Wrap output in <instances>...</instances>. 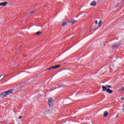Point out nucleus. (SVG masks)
<instances>
[{
  "instance_id": "obj_1",
  "label": "nucleus",
  "mask_w": 124,
  "mask_h": 124,
  "mask_svg": "<svg viewBox=\"0 0 124 124\" xmlns=\"http://www.w3.org/2000/svg\"><path fill=\"white\" fill-rule=\"evenodd\" d=\"M103 92H107L108 93H113V91L110 89H107L106 87L103 86H102Z\"/></svg>"
},
{
  "instance_id": "obj_2",
  "label": "nucleus",
  "mask_w": 124,
  "mask_h": 124,
  "mask_svg": "<svg viewBox=\"0 0 124 124\" xmlns=\"http://www.w3.org/2000/svg\"><path fill=\"white\" fill-rule=\"evenodd\" d=\"M48 103L49 106H53V105H54V100L51 98H49L48 99Z\"/></svg>"
},
{
  "instance_id": "obj_3",
  "label": "nucleus",
  "mask_w": 124,
  "mask_h": 124,
  "mask_svg": "<svg viewBox=\"0 0 124 124\" xmlns=\"http://www.w3.org/2000/svg\"><path fill=\"white\" fill-rule=\"evenodd\" d=\"M52 112V110L50 109H46V111L43 112V114L45 115H48L49 113H51Z\"/></svg>"
},
{
  "instance_id": "obj_4",
  "label": "nucleus",
  "mask_w": 124,
  "mask_h": 124,
  "mask_svg": "<svg viewBox=\"0 0 124 124\" xmlns=\"http://www.w3.org/2000/svg\"><path fill=\"white\" fill-rule=\"evenodd\" d=\"M7 95V94L6 93V92L5 91V92L2 93L0 94V97H5V96H6Z\"/></svg>"
},
{
  "instance_id": "obj_5",
  "label": "nucleus",
  "mask_w": 124,
  "mask_h": 124,
  "mask_svg": "<svg viewBox=\"0 0 124 124\" xmlns=\"http://www.w3.org/2000/svg\"><path fill=\"white\" fill-rule=\"evenodd\" d=\"M13 93V90L10 89L9 90H8L6 91V93H7V95H8V94H11Z\"/></svg>"
},
{
  "instance_id": "obj_6",
  "label": "nucleus",
  "mask_w": 124,
  "mask_h": 124,
  "mask_svg": "<svg viewBox=\"0 0 124 124\" xmlns=\"http://www.w3.org/2000/svg\"><path fill=\"white\" fill-rule=\"evenodd\" d=\"M8 2H4L0 3V6H6L7 5Z\"/></svg>"
},
{
  "instance_id": "obj_7",
  "label": "nucleus",
  "mask_w": 124,
  "mask_h": 124,
  "mask_svg": "<svg viewBox=\"0 0 124 124\" xmlns=\"http://www.w3.org/2000/svg\"><path fill=\"white\" fill-rule=\"evenodd\" d=\"M121 44H122V42L120 41L118 44L112 46V48L114 49V48H117V47H119V46H121Z\"/></svg>"
},
{
  "instance_id": "obj_8",
  "label": "nucleus",
  "mask_w": 124,
  "mask_h": 124,
  "mask_svg": "<svg viewBox=\"0 0 124 124\" xmlns=\"http://www.w3.org/2000/svg\"><path fill=\"white\" fill-rule=\"evenodd\" d=\"M77 21L74 20L73 19L68 21V23H70V24H72L73 25L75 24V23H77Z\"/></svg>"
},
{
  "instance_id": "obj_9",
  "label": "nucleus",
  "mask_w": 124,
  "mask_h": 124,
  "mask_svg": "<svg viewBox=\"0 0 124 124\" xmlns=\"http://www.w3.org/2000/svg\"><path fill=\"white\" fill-rule=\"evenodd\" d=\"M90 5H91L92 6H95V5H96V3L95 2V0L93 1L90 3Z\"/></svg>"
},
{
  "instance_id": "obj_10",
  "label": "nucleus",
  "mask_w": 124,
  "mask_h": 124,
  "mask_svg": "<svg viewBox=\"0 0 124 124\" xmlns=\"http://www.w3.org/2000/svg\"><path fill=\"white\" fill-rule=\"evenodd\" d=\"M108 116V112L107 111H105L104 112V117H107Z\"/></svg>"
},
{
  "instance_id": "obj_11",
  "label": "nucleus",
  "mask_w": 124,
  "mask_h": 124,
  "mask_svg": "<svg viewBox=\"0 0 124 124\" xmlns=\"http://www.w3.org/2000/svg\"><path fill=\"white\" fill-rule=\"evenodd\" d=\"M55 69V66H51L49 68H48L47 70H52V69Z\"/></svg>"
},
{
  "instance_id": "obj_12",
  "label": "nucleus",
  "mask_w": 124,
  "mask_h": 124,
  "mask_svg": "<svg viewBox=\"0 0 124 124\" xmlns=\"http://www.w3.org/2000/svg\"><path fill=\"white\" fill-rule=\"evenodd\" d=\"M101 25H102V20H100L99 22L98 27H100L101 26Z\"/></svg>"
},
{
  "instance_id": "obj_13",
  "label": "nucleus",
  "mask_w": 124,
  "mask_h": 124,
  "mask_svg": "<svg viewBox=\"0 0 124 124\" xmlns=\"http://www.w3.org/2000/svg\"><path fill=\"white\" fill-rule=\"evenodd\" d=\"M60 67H61V65H56L55 66H54V69L60 68Z\"/></svg>"
},
{
  "instance_id": "obj_14",
  "label": "nucleus",
  "mask_w": 124,
  "mask_h": 124,
  "mask_svg": "<svg viewBox=\"0 0 124 124\" xmlns=\"http://www.w3.org/2000/svg\"><path fill=\"white\" fill-rule=\"evenodd\" d=\"M106 88H108V89H111V88H112V86H111V85H106Z\"/></svg>"
},
{
  "instance_id": "obj_15",
  "label": "nucleus",
  "mask_w": 124,
  "mask_h": 124,
  "mask_svg": "<svg viewBox=\"0 0 124 124\" xmlns=\"http://www.w3.org/2000/svg\"><path fill=\"white\" fill-rule=\"evenodd\" d=\"M35 34H37V35H40V34H41V32L38 31V32L35 33Z\"/></svg>"
},
{
  "instance_id": "obj_16",
  "label": "nucleus",
  "mask_w": 124,
  "mask_h": 124,
  "mask_svg": "<svg viewBox=\"0 0 124 124\" xmlns=\"http://www.w3.org/2000/svg\"><path fill=\"white\" fill-rule=\"evenodd\" d=\"M62 26H66V25H67V23L66 22H64L62 23Z\"/></svg>"
},
{
  "instance_id": "obj_17",
  "label": "nucleus",
  "mask_w": 124,
  "mask_h": 124,
  "mask_svg": "<svg viewBox=\"0 0 124 124\" xmlns=\"http://www.w3.org/2000/svg\"><path fill=\"white\" fill-rule=\"evenodd\" d=\"M29 13H30V14H33V13H34V11H31V12H30Z\"/></svg>"
},
{
  "instance_id": "obj_18",
  "label": "nucleus",
  "mask_w": 124,
  "mask_h": 124,
  "mask_svg": "<svg viewBox=\"0 0 124 124\" xmlns=\"http://www.w3.org/2000/svg\"><path fill=\"white\" fill-rule=\"evenodd\" d=\"M120 91H124V87H122L121 89H120Z\"/></svg>"
},
{
  "instance_id": "obj_19",
  "label": "nucleus",
  "mask_w": 124,
  "mask_h": 124,
  "mask_svg": "<svg viewBox=\"0 0 124 124\" xmlns=\"http://www.w3.org/2000/svg\"><path fill=\"white\" fill-rule=\"evenodd\" d=\"M95 24L96 25H97V20H96V21L95 22Z\"/></svg>"
},
{
  "instance_id": "obj_20",
  "label": "nucleus",
  "mask_w": 124,
  "mask_h": 124,
  "mask_svg": "<svg viewBox=\"0 0 124 124\" xmlns=\"http://www.w3.org/2000/svg\"><path fill=\"white\" fill-rule=\"evenodd\" d=\"M22 118H23V117L20 116V117L18 118V119H22Z\"/></svg>"
},
{
  "instance_id": "obj_21",
  "label": "nucleus",
  "mask_w": 124,
  "mask_h": 124,
  "mask_svg": "<svg viewBox=\"0 0 124 124\" xmlns=\"http://www.w3.org/2000/svg\"><path fill=\"white\" fill-rule=\"evenodd\" d=\"M121 99H122V100H124V98L122 97L121 98Z\"/></svg>"
},
{
  "instance_id": "obj_22",
  "label": "nucleus",
  "mask_w": 124,
  "mask_h": 124,
  "mask_svg": "<svg viewBox=\"0 0 124 124\" xmlns=\"http://www.w3.org/2000/svg\"><path fill=\"white\" fill-rule=\"evenodd\" d=\"M118 117H119V115H117L116 116V119L118 118Z\"/></svg>"
},
{
  "instance_id": "obj_23",
  "label": "nucleus",
  "mask_w": 124,
  "mask_h": 124,
  "mask_svg": "<svg viewBox=\"0 0 124 124\" xmlns=\"http://www.w3.org/2000/svg\"><path fill=\"white\" fill-rule=\"evenodd\" d=\"M47 70H48V68H47V69H46L45 70V71H47Z\"/></svg>"
},
{
  "instance_id": "obj_24",
  "label": "nucleus",
  "mask_w": 124,
  "mask_h": 124,
  "mask_svg": "<svg viewBox=\"0 0 124 124\" xmlns=\"http://www.w3.org/2000/svg\"><path fill=\"white\" fill-rule=\"evenodd\" d=\"M47 70H48V68H47V69H46L45 70V71H47Z\"/></svg>"
},
{
  "instance_id": "obj_25",
  "label": "nucleus",
  "mask_w": 124,
  "mask_h": 124,
  "mask_svg": "<svg viewBox=\"0 0 124 124\" xmlns=\"http://www.w3.org/2000/svg\"><path fill=\"white\" fill-rule=\"evenodd\" d=\"M0 77H1V76H0Z\"/></svg>"
}]
</instances>
